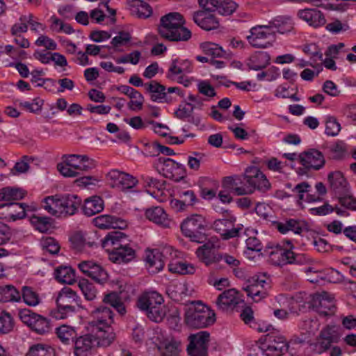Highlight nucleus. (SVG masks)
I'll list each match as a JSON object with an SVG mask.
<instances>
[{
    "label": "nucleus",
    "instance_id": "49",
    "mask_svg": "<svg viewBox=\"0 0 356 356\" xmlns=\"http://www.w3.org/2000/svg\"><path fill=\"white\" fill-rule=\"evenodd\" d=\"M103 302L112 306L121 315L126 313L125 307L119 295L115 292L106 294L103 298Z\"/></svg>",
    "mask_w": 356,
    "mask_h": 356
},
{
    "label": "nucleus",
    "instance_id": "63",
    "mask_svg": "<svg viewBox=\"0 0 356 356\" xmlns=\"http://www.w3.org/2000/svg\"><path fill=\"white\" fill-rule=\"evenodd\" d=\"M315 263L314 259L309 254L305 253H296L293 252L291 264L299 266H311Z\"/></svg>",
    "mask_w": 356,
    "mask_h": 356
},
{
    "label": "nucleus",
    "instance_id": "28",
    "mask_svg": "<svg viewBox=\"0 0 356 356\" xmlns=\"http://www.w3.org/2000/svg\"><path fill=\"white\" fill-rule=\"evenodd\" d=\"M235 218L230 216L229 218L218 219L214 221L213 228L223 238L229 239L238 236L242 230L241 227H234Z\"/></svg>",
    "mask_w": 356,
    "mask_h": 356
},
{
    "label": "nucleus",
    "instance_id": "29",
    "mask_svg": "<svg viewBox=\"0 0 356 356\" xmlns=\"http://www.w3.org/2000/svg\"><path fill=\"white\" fill-rule=\"evenodd\" d=\"M26 208L24 204L9 202L0 204V218L15 221L25 216Z\"/></svg>",
    "mask_w": 356,
    "mask_h": 356
},
{
    "label": "nucleus",
    "instance_id": "54",
    "mask_svg": "<svg viewBox=\"0 0 356 356\" xmlns=\"http://www.w3.org/2000/svg\"><path fill=\"white\" fill-rule=\"evenodd\" d=\"M21 297H22L24 302L31 307L37 306L40 302L39 295L29 286L22 288Z\"/></svg>",
    "mask_w": 356,
    "mask_h": 356
},
{
    "label": "nucleus",
    "instance_id": "13",
    "mask_svg": "<svg viewBox=\"0 0 356 356\" xmlns=\"http://www.w3.org/2000/svg\"><path fill=\"white\" fill-rule=\"evenodd\" d=\"M147 335L163 356H178L181 351V341L174 338H167L162 341V336L157 330L149 331Z\"/></svg>",
    "mask_w": 356,
    "mask_h": 356
},
{
    "label": "nucleus",
    "instance_id": "2",
    "mask_svg": "<svg viewBox=\"0 0 356 356\" xmlns=\"http://www.w3.org/2000/svg\"><path fill=\"white\" fill-rule=\"evenodd\" d=\"M92 320L89 322L91 332L101 339L99 343L109 346L115 340V334L111 327L113 323L112 311L106 307H99L91 312Z\"/></svg>",
    "mask_w": 356,
    "mask_h": 356
},
{
    "label": "nucleus",
    "instance_id": "47",
    "mask_svg": "<svg viewBox=\"0 0 356 356\" xmlns=\"http://www.w3.org/2000/svg\"><path fill=\"white\" fill-rule=\"evenodd\" d=\"M78 287L86 300L92 301L96 299L98 293L97 290L93 284L90 283L88 280H79Z\"/></svg>",
    "mask_w": 356,
    "mask_h": 356
},
{
    "label": "nucleus",
    "instance_id": "20",
    "mask_svg": "<svg viewBox=\"0 0 356 356\" xmlns=\"http://www.w3.org/2000/svg\"><path fill=\"white\" fill-rule=\"evenodd\" d=\"M190 343L187 351L190 356H207L209 341V334L202 331L189 337Z\"/></svg>",
    "mask_w": 356,
    "mask_h": 356
},
{
    "label": "nucleus",
    "instance_id": "41",
    "mask_svg": "<svg viewBox=\"0 0 356 356\" xmlns=\"http://www.w3.org/2000/svg\"><path fill=\"white\" fill-rule=\"evenodd\" d=\"M104 209V201L99 196H92L85 200L83 211L85 215L92 216Z\"/></svg>",
    "mask_w": 356,
    "mask_h": 356
},
{
    "label": "nucleus",
    "instance_id": "48",
    "mask_svg": "<svg viewBox=\"0 0 356 356\" xmlns=\"http://www.w3.org/2000/svg\"><path fill=\"white\" fill-rule=\"evenodd\" d=\"M49 22H51L49 28L53 32L64 33L68 35L74 32V30L70 24L64 22L55 15H52L50 17Z\"/></svg>",
    "mask_w": 356,
    "mask_h": 356
},
{
    "label": "nucleus",
    "instance_id": "30",
    "mask_svg": "<svg viewBox=\"0 0 356 356\" xmlns=\"http://www.w3.org/2000/svg\"><path fill=\"white\" fill-rule=\"evenodd\" d=\"M197 257L206 266L216 264L222 260V256L218 253L213 248V244L208 242L200 246L195 252Z\"/></svg>",
    "mask_w": 356,
    "mask_h": 356
},
{
    "label": "nucleus",
    "instance_id": "9",
    "mask_svg": "<svg viewBox=\"0 0 356 356\" xmlns=\"http://www.w3.org/2000/svg\"><path fill=\"white\" fill-rule=\"evenodd\" d=\"M96 167V162L85 154H70L58 164L60 173L65 177H77L81 172H87Z\"/></svg>",
    "mask_w": 356,
    "mask_h": 356
},
{
    "label": "nucleus",
    "instance_id": "14",
    "mask_svg": "<svg viewBox=\"0 0 356 356\" xmlns=\"http://www.w3.org/2000/svg\"><path fill=\"white\" fill-rule=\"evenodd\" d=\"M101 339L94 333L84 334L76 338L74 344L75 356H92L97 346L104 347L99 343Z\"/></svg>",
    "mask_w": 356,
    "mask_h": 356
},
{
    "label": "nucleus",
    "instance_id": "3",
    "mask_svg": "<svg viewBox=\"0 0 356 356\" xmlns=\"http://www.w3.org/2000/svg\"><path fill=\"white\" fill-rule=\"evenodd\" d=\"M185 23L183 15L179 13H170L161 18L159 33L170 41H188L191 38L192 33L184 26Z\"/></svg>",
    "mask_w": 356,
    "mask_h": 356
},
{
    "label": "nucleus",
    "instance_id": "40",
    "mask_svg": "<svg viewBox=\"0 0 356 356\" xmlns=\"http://www.w3.org/2000/svg\"><path fill=\"white\" fill-rule=\"evenodd\" d=\"M269 55L266 52L259 51L249 58L247 65L249 69L257 71L265 68L269 64Z\"/></svg>",
    "mask_w": 356,
    "mask_h": 356
},
{
    "label": "nucleus",
    "instance_id": "64",
    "mask_svg": "<svg viewBox=\"0 0 356 356\" xmlns=\"http://www.w3.org/2000/svg\"><path fill=\"white\" fill-rule=\"evenodd\" d=\"M129 98L130 101L128 103V107L130 110L138 111L143 108L144 97L138 90Z\"/></svg>",
    "mask_w": 356,
    "mask_h": 356
},
{
    "label": "nucleus",
    "instance_id": "1",
    "mask_svg": "<svg viewBox=\"0 0 356 356\" xmlns=\"http://www.w3.org/2000/svg\"><path fill=\"white\" fill-rule=\"evenodd\" d=\"M243 177L246 182L244 185H240L241 180L238 176L225 177L224 184L237 195L252 194L255 190L266 192L270 188L266 175L257 167H248Z\"/></svg>",
    "mask_w": 356,
    "mask_h": 356
},
{
    "label": "nucleus",
    "instance_id": "7",
    "mask_svg": "<svg viewBox=\"0 0 356 356\" xmlns=\"http://www.w3.org/2000/svg\"><path fill=\"white\" fill-rule=\"evenodd\" d=\"M126 235L122 232H113L108 234L102 241V246L109 252V259L117 264H125L135 257V251L127 245H118V242L124 238Z\"/></svg>",
    "mask_w": 356,
    "mask_h": 356
},
{
    "label": "nucleus",
    "instance_id": "6",
    "mask_svg": "<svg viewBox=\"0 0 356 356\" xmlns=\"http://www.w3.org/2000/svg\"><path fill=\"white\" fill-rule=\"evenodd\" d=\"M184 321L194 328H203L214 323L216 314L200 301H192L185 305Z\"/></svg>",
    "mask_w": 356,
    "mask_h": 356
},
{
    "label": "nucleus",
    "instance_id": "17",
    "mask_svg": "<svg viewBox=\"0 0 356 356\" xmlns=\"http://www.w3.org/2000/svg\"><path fill=\"white\" fill-rule=\"evenodd\" d=\"M286 248L276 245L266 251L269 259L273 265L283 266L291 264L294 245L290 241H286Z\"/></svg>",
    "mask_w": 356,
    "mask_h": 356
},
{
    "label": "nucleus",
    "instance_id": "38",
    "mask_svg": "<svg viewBox=\"0 0 356 356\" xmlns=\"http://www.w3.org/2000/svg\"><path fill=\"white\" fill-rule=\"evenodd\" d=\"M292 191L297 194L299 202H315L321 200L316 194H312V186L306 181H302L294 186Z\"/></svg>",
    "mask_w": 356,
    "mask_h": 356
},
{
    "label": "nucleus",
    "instance_id": "58",
    "mask_svg": "<svg viewBox=\"0 0 356 356\" xmlns=\"http://www.w3.org/2000/svg\"><path fill=\"white\" fill-rule=\"evenodd\" d=\"M247 250L244 252L246 257L249 259L253 258L251 254L254 252L259 254L262 250V244L260 241L256 237H249L246 240Z\"/></svg>",
    "mask_w": 356,
    "mask_h": 356
},
{
    "label": "nucleus",
    "instance_id": "60",
    "mask_svg": "<svg viewBox=\"0 0 356 356\" xmlns=\"http://www.w3.org/2000/svg\"><path fill=\"white\" fill-rule=\"evenodd\" d=\"M328 180L334 188L339 189L341 188L347 191L348 183L341 172L337 171L330 173Z\"/></svg>",
    "mask_w": 356,
    "mask_h": 356
},
{
    "label": "nucleus",
    "instance_id": "35",
    "mask_svg": "<svg viewBox=\"0 0 356 356\" xmlns=\"http://www.w3.org/2000/svg\"><path fill=\"white\" fill-rule=\"evenodd\" d=\"M92 221L96 227L103 229H124L127 227V222L125 220L110 215H100L95 218Z\"/></svg>",
    "mask_w": 356,
    "mask_h": 356
},
{
    "label": "nucleus",
    "instance_id": "18",
    "mask_svg": "<svg viewBox=\"0 0 356 356\" xmlns=\"http://www.w3.org/2000/svg\"><path fill=\"white\" fill-rule=\"evenodd\" d=\"M339 335L337 328L332 325H327L321 332L317 341L310 345L314 353L321 354L327 350L332 343L337 342Z\"/></svg>",
    "mask_w": 356,
    "mask_h": 356
},
{
    "label": "nucleus",
    "instance_id": "59",
    "mask_svg": "<svg viewBox=\"0 0 356 356\" xmlns=\"http://www.w3.org/2000/svg\"><path fill=\"white\" fill-rule=\"evenodd\" d=\"M44 104V101L39 98H34L32 101H22L19 102V106L23 108L24 110L33 113H38L41 111L42 106Z\"/></svg>",
    "mask_w": 356,
    "mask_h": 356
},
{
    "label": "nucleus",
    "instance_id": "39",
    "mask_svg": "<svg viewBox=\"0 0 356 356\" xmlns=\"http://www.w3.org/2000/svg\"><path fill=\"white\" fill-rule=\"evenodd\" d=\"M268 25L273 35L276 31L284 34L293 29V23L291 18L286 16L277 17L270 22Z\"/></svg>",
    "mask_w": 356,
    "mask_h": 356
},
{
    "label": "nucleus",
    "instance_id": "42",
    "mask_svg": "<svg viewBox=\"0 0 356 356\" xmlns=\"http://www.w3.org/2000/svg\"><path fill=\"white\" fill-rule=\"evenodd\" d=\"M21 300L20 292L13 285H3L0 286V302H17Z\"/></svg>",
    "mask_w": 356,
    "mask_h": 356
},
{
    "label": "nucleus",
    "instance_id": "46",
    "mask_svg": "<svg viewBox=\"0 0 356 356\" xmlns=\"http://www.w3.org/2000/svg\"><path fill=\"white\" fill-rule=\"evenodd\" d=\"M168 270L172 273L179 275H193L196 271V267L186 261H175L168 264Z\"/></svg>",
    "mask_w": 356,
    "mask_h": 356
},
{
    "label": "nucleus",
    "instance_id": "4",
    "mask_svg": "<svg viewBox=\"0 0 356 356\" xmlns=\"http://www.w3.org/2000/svg\"><path fill=\"white\" fill-rule=\"evenodd\" d=\"M81 204V199L75 195H56L48 196L43 200L44 209L56 217H67L75 214Z\"/></svg>",
    "mask_w": 356,
    "mask_h": 356
},
{
    "label": "nucleus",
    "instance_id": "11",
    "mask_svg": "<svg viewBox=\"0 0 356 356\" xmlns=\"http://www.w3.org/2000/svg\"><path fill=\"white\" fill-rule=\"evenodd\" d=\"M207 227L205 218L199 214H193L186 218L181 224L182 234L191 241L202 243L205 238Z\"/></svg>",
    "mask_w": 356,
    "mask_h": 356
},
{
    "label": "nucleus",
    "instance_id": "27",
    "mask_svg": "<svg viewBox=\"0 0 356 356\" xmlns=\"http://www.w3.org/2000/svg\"><path fill=\"white\" fill-rule=\"evenodd\" d=\"M296 305H297V302L294 300L289 299L282 294L279 295L275 298V302L273 305L275 308L273 314L280 320H286L289 317V312L286 309L291 313L297 312Z\"/></svg>",
    "mask_w": 356,
    "mask_h": 356
},
{
    "label": "nucleus",
    "instance_id": "24",
    "mask_svg": "<svg viewBox=\"0 0 356 356\" xmlns=\"http://www.w3.org/2000/svg\"><path fill=\"white\" fill-rule=\"evenodd\" d=\"M147 91L150 93V98L154 102H168L172 99L168 97V94L175 92L179 96L184 94L178 87H170L167 91L165 88L156 81H152L146 86Z\"/></svg>",
    "mask_w": 356,
    "mask_h": 356
},
{
    "label": "nucleus",
    "instance_id": "8",
    "mask_svg": "<svg viewBox=\"0 0 356 356\" xmlns=\"http://www.w3.org/2000/svg\"><path fill=\"white\" fill-rule=\"evenodd\" d=\"M163 302V296L156 291H147L139 296L137 306L151 321L158 323L165 316Z\"/></svg>",
    "mask_w": 356,
    "mask_h": 356
},
{
    "label": "nucleus",
    "instance_id": "16",
    "mask_svg": "<svg viewBox=\"0 0 356 356\" xmlns=\"http://www.w3.org/2000/svg\"><path fill=\"white\" fill-rule=\"evenodd\" d=\"M19 316L21 321L33 330L39 334H44L49 332L50 329L49 320L30 309H24L20 310Z\"/></svg>",
    "mask_w": 356,
    "mask_h": 356
},
{
    "label": "nucleus",
    "instance_id": "32",
    "mask_svg": "<svg viewBox=\"0 0 356 356\" xmlns=\"http://www.w3.org/2000/svg\"><path fill=\"white\" fill-rule=\"evenodd\" d=\"M145 218L152 222L163 228L170 227L171 219L161 207H152L145 211Z\"/></svg>",
    "mask_w": 356,
    "mask_h": 356
},
{
    "label": "nucleus",
    "instance_id": "31",
    "mask_svg": "<svg viewBox=\"0 0 356 356\" xmlns=\"http://www.w3.org/2000/svg\"><path fill=\"white\" fill-rule=\"evenodd\" d=\"M275 226L283 234H286L289 231L293 232L296 234H302L309 229L307 222L296 219H289L284 222H275Z\"/></svg>",
    "mask_w": 356,
    "mask_h": 356
},
{
    "label": "nucleus",
    "instance_id": "43",
    "mask_svg": "<svg viewBox=\"0 0 356 356\" xmlns=\"http://www.w3.org/2000/svg\"><path fill=\"white\" fill-rule=\"evenodd\" d=\"M25 192L17 188L5 187L0 189V202L4 203L15 202L22 199Z\"/></svg>",
    "mask_w": 356,
    "mask_h": 356
},
{
    "label": "nucleus",
    "instance_id": "26",
    "mask_svg": "<svg viewBox=\"0 0 356 356\" xmlns=\"http://www.w3.org/2000/svg\"><path fill=\"white\" fill-rule=\"evenodd\" d=\"M72 303H75L78 307H82L81 299L77 293L70 287L63 288L56 298L57 306L69 311H75V307L72 305Z\"/></svg>",
    "mask_w": 356,
    "mask_h": 356
},
{
    "label": "nucleus",
    "instance_id": "37",
    "mask_svg": "<svg viewBox=\"0 0 356 356\" xmlns=\"http://www.w3.org/2000/svg\"><path fill=\"white\" fill-rule=\"evenodd\" d=\"M192 70L191 63L189 60L181 58H173L169 66L167 77L170 79L186 74Z\"/></svg>",
    "mask_w": 356,
    "mask_h": 356
},
{
    "label": "nucleus",
    "instance_id": "56",
    "mask_svg": "<svg viewBox=\"0 0 356 356\" xmlns=\"http://www.w3.org/2000/svg\"><path fill=\"white\" fill-rule=\"evenodd\" d=\"M26 356H54V350L49 346L39 343L31 346Z\"/></svg>",
    "mask_w": 356,
    "mask_h": 356
},
{
    "label": "nucleus",
    "instance_id": "53",
    "mask_svg": "<svg viewBox=\"0 0 356 356\" xmlns=\"http://www.w3.org/2000/svg\"><path fill=\"white\" fill-rule=\"evenodd\" d=\"M238 5L232 0H218L217 11L223 16L232 15L238 8Z\"/></svg>",
    "mask_w": 356,
    "mask_h": 356
},
{
    "label": "nucleus",
    "instance_id": "10",
    "mask_svg": "<svg viewBox=\"0 0 356 356\" xmlns=\"http://www.w3.org/2000/svg\"><path fill=\"white\" fill-rule=\"evenodd\" d=\"M271 277L266 273H259L248 280V284L244 288L248 296L258 302L266 298L271 289Z\"/></svg>",
    "mask_w": 356,
    "mask_h": 356
},
{
    "label": "nucleus",
    "instance_id": "52",
    "mask_svg": "<svg viewBox=\"0 0 356 356\" xmlns=\"http://www.w3.org/2000/svg\"><path fill=\"white\" fill-rule=\"evenodd\" d=\"M320 323L316 319H307L302 321L299 325V329L302 334L306 337L314 335L319 329Z\"/></svg>",
    "mask_w": 356,
    "mask_h": 356
},
{
    "label": "nucleus",
    "instance_id": "23",
    "mask_svg": "<svg viewBox=\"0 0 356 356\" xmlns=\"http://www.w3.org/2000/svg\"><path fill=\"white\" fill-rule=\"evenodd\" d=\"M243 302L242 296L235 289L225 290L216 300V305L221 311L233 310Z\"/></svg>",
    "mask_w": 356,
    "mask_h": 356
},
{
    "label": "nucleus",
    "instance_id": "61",
    "mask_svg": "<svg viewBox=\"0 0 356 356\" xmlns=\"http://www.w3.org/2000/svg\"><path fill=\"white\" fill-rule=\"evenodd\" d=\"M40 245L44 250L52 254H57L60 250L58 243L51 236H43L40 240Z\"/></svg>",
    "mask_w": 356,
    "mask_h": 356
},
{
    "label": "nucleus",
    "instance_id": "34",
    "mask_svg": "<svg viewBox=\"0 0 356 356\" xmlns=\"http://www.w3.org/2000/svg\"><path fill=\"white\" fill-rule=\"evenodd\" d=\"M297 15L300 19L314 28L322 26L326 22L323 13L314 8L300 10L298 11Z\"/></svg>",
    "mask_w": 356,
    "mask_h": 356
},
{
    "label": "nucleus",
    "instance_id": "19",
    "mask_svg": "<svg viewBox=\"0 0 356 356\" xmlns=\"http://www.w3.org/2000/svg\"><path fill=\"white\" fill-rule=\"evenodd\" d=\"M157 171L169 179H178L184 174L183 165L170 158L160 157L155 164Z\"/></svg>",
    "mask_w": 356,
    "mask_h": 356
},
{
    "label": "nucleus",
    "instance_id": "55",
    "mask_svg": "<svg viewBox=\"0 0 356 356\" xmlns=\"http://www.w3.org/2000/svg\"><path fill=\"white\" fill-rule=\"evenodd\" d=\"M56 334L63 343H69L76 335V331L71 326L63 325L56 328Z\"/></svg>",
    "mask_w": 356,
    "mask_h": 356
},
{
    "label": "nucleus",
    "instance_id": "57",
    "mask_svg": "<svg viewBox=\"0 0 356 356\" xmlns=\"http://www.w3.org/2000/svg\"><path fill=\"white\" fill-rule=\"evenodd\" d=\"M325 133L328 136H336L341 131V124L334 117L327 116L325 119Z\"/></svg>",
    "mask_w": 356,
    "mask_h": 356
},
{
    "label": "nucleus",
    "instance_id": "45",
    "mask_svg": "<svg viewBox=\"0 0 356 356\" xmlns=\"http://www.w3.org/2000/svg\"><path fill=\"white\" fill-rule=\"evenodd\" d=\"M56 280L63 284H72L75 282V272L70 266H60L55 270Z\"/></svg>",
    "mask_w": 356,
    "mask_h": 356
},
{
    "label": "nucleus",
    "instance_id": "21",
    "mask_svg": "<svg viewBox=\"0 0 356 356\" xmlns=\"http://www.w3.org/2000/svg\"><path fill=\"white\" fill-rule=\"evenodd\" d=\"M311 305L319 314L325 316L333 315L336 310L334 298L326 292L312 296Z\"/></svg>",
    "mask_w": 356,
    "mask_h": 356
},
{
    "label": "nucleus",
    "instance_id": "25",
    "mask_svg": "<svg viewBox=\"0 0 356 356\" xmlns=\"http://www.w3.org/2000/svg\"><path fill=\"white\" fill-rule=\"evenodd\" d=\"M300 163L308 170H318L323 167L325 157L318 150L309 149L299 154Z\"/></svg>",
    "mask_w": 356,
    "mask_h": 356
},
{
    "label": "nucleus",
    "instance_id": "51",
    "mask_svg": "<svg viewBox=\"0 0 356 356\" xmlns=\"http://www.w3.org/2000/svg\"><path fill=\"white\" fill-rule=\"evenodd\" d=\"M201 50L207 55L212 58H220L224 55L222 48L216 43L211 42H202L200 44Z\"/></svg>",
    "mask_w": 356,
    "mask_h": 356
},
{
    "label": "nucleus",
    "instance_id": "15",
    "mask_svg": "<svg viewBox=\"0 0 356 356\" xmlns=\"http://www.w3.org/2000/svg\"><path fill=\"white\" fill-rule=\"evenodd\" d=\"M106 179L112 188L123 191L133 188L138 182L136 177L133 175L116 169H113L107 173Z\"/></svg>",
    "mask_w": 356,
    "mask_h": 356
},
{
    "label": "nucleus",
    "instance_id": "33",
    "mask_svg": "<svg viewBox=\"0 0 356 356\" xmlns=\"http://www.w3.org/2000/svg\"><path fill=\"white\" fill-rule=\"evenodd\" d=\"M194 22L206 31L216 29L219 27V21L213 14L206 11H196L193 13Z\"/></svg>",
    "mask_w": 356,
    "mask_h": 356
},
{
    "label": "nucleus",
    "instance_id": "44",
    "mask_svg": "<svg viewBox=\"0 0 356 356\" xmlns=\"http://www.w3.org/2000/svg\"><path fill=\"white\" fill-rule=\"evenodd\" d=\"M133 16L140 19H147L153 13L152 7L145 1L142 0L136 1L130 8Z\"/></svg>",
    "mask_w": 356,
    "mask_h": 356
},
{
    "label": "nucleus",
    "instance_id": "62",
    "mask_svg": "<svg viewBox=\"0 0 356 356\" xmlns=\"http://www.w3.org/2000/svg\"><path fill=\"white\" fill-rule=\"evenodd\" d=\"M13 328V321L11 316L5 312L0 311V333H8Z\"/></svg>",
    "mask_w": 356,
    "mask_h": 356
},
{
    "label": "nucleus",
    "instance_id": "12",
    "mask_svg": "<svg viewBox=\"0 0 356 356\" xmlns=\"http://www.w3.org/2000/svg\"><path fill=\"white\" fill-rule=\"evenodd\" d=\"M247 40L254 48L266 49L272 45L274 35L269 25H259L250 30Z\"/></svg>",
    "mask_w": 356,
    "mask_h": 356
},
{
    "label": "nucleus",
    "instance_id": "50",
    "mask_svg": "<svg viewBox=\"0 0 356 356\" xmlns=\"http://www.w3.org/2000/svg\"><path fill=\"white\" fill-rule=\"evenodd\" d=\"M30 222L36 230L40 232H47L51 227V219L49 217L39 215L31 216Z\"/></svg>",
    "mask_w": 356,
    "mask_h": 356
},
{
    "label": "nucleus",
    "instance_id": "5",
    "mask_svg": "<svg viewBox=\"0 0 356 356\" xmlns=\"http://www.w3.org/2000/svg\"><path fill=\"white\" fill-rule=\"evenodd\" d=\"M260 332H271L267 341L259 347L258 356H280L288 349V343L283 334L271 325L262 322L257 327Z\"/></svg>",
    "mask_w": 356,
    "mask_h": 356
},
{
    "label": "nucleus",
    "instance_id": "22",
    "mask_svg": "<svg viewBox=\"0 0 356 356\" xmlns=\"http://www.w3.org/2000/svg\"><path fill=\"white\" fill-rule=\"evenodd\" d=\"M78 268L86 276L98 283H104L108 280L106 271L98 263L92 260L81 261L78 264Z\"/></svg>",
    "mask_w": 356,
    "mask_h": 356
},
{
    "label": "nucleus",
    "instance_id": "36",
    "mask_svg": "<svg viewBox=\"0 0 356 356\" xmlns=\"http://www.w3.org/2000/svg\"><path fill=\"white\" fill-rule=\"evenodd\" d=\"M162 253L158 250H147L145 254V265L150 273H157L164 267Z\"/></svg>",
    "mask_w": 356,
    "mask_h": 356
}]
</instances>
